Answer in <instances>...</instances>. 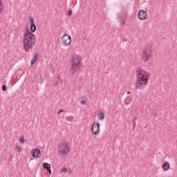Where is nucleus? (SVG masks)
<instances>
[{"label": "nucleus", "instance_id": "obj_28", "mask_svg": "<svg viewBox=\"0 0 177 177\" xmlns=\"http://www.w3.org/2000/svg\"><path fill=\"white\" fill-rule=\"evenodd\" d=\"M1 9H2V8L0 7V10H1Z\"/></svg>", "mask_w": 177, "mask_h": 177}, {"label": "nucleus", "instance_id": "obj_1", "mask_svg": "<svg viewBox=\"0 0 177 177\" xmlns=\"http://www.w3.org/2000/svg\"><path fill=\"white\" fill-rule=\"evenodd\" d=\"M136 73V89H145V86L149 84V80H150V73L142 68H137Z\"/></svg>", "mask_w": 177, "mask_h": 177}, {"label": "nucleus", "instance_id": "obj_12", "mask_svg": "<svg viewBox=\"0 0 177 177\" xmlns=\"http://www.w3.org/2000/svg\"><path fill=\"white\" fill-rule=\"evenodd\" d=\"M162 168L163 171H168V169H169V168H170L169 163L168 162H163V164L162 165Z\"/></svg>", "mask_w": 177, "mask_h": 177}, {"label": "nucleus", "instance_id": "obj_7", "mask_svg": "<svg viewBox=\"0 0 177 177\" xmlns=\"http://www.w3.org/2000/svg\"><path fill=\"white\" fill-rule=\"evenodd\" d=\"M62 44L65 45V46H67V45H70L71 44V36L64 34L62 37Z\"/></svg>", "mask_w": 177, "mask_h": 177}, {"label": "nucleus", "instance_id": "obj_23", "mask_svg": "<svg viewBox=\"0 0 177 177\" xmlns=\"http://www.w3.org/2000/svg\"><path fill=\"white\" fill-rule=\"evenodd\" d=\"M59 84H60V80H57L55 82V86H57V85H59Z\"/></svg>", "mask_w": 177, "mask_h": 177}, {"label": "nucleus", "instance_id": "obj_27", "mask_svg": "<svg viewBox=\"0 0 177 177\" xmlns=\"http://www.w3.org/2000/svg\"><path fill=\"white\" fill-rule=\"evenodd\" d=\"M127 95H131V91H128Z\"/></svg>", "mask_w": 177, "mask_h": 177}, {"label": "nucleus", "instance_id": "obj_9", "mask_svg": "<svg viewBox=\"0 0 177 177\" xmlns=\"http://www.w3.org/2000/svg\"><path fill=\"white\" fill-rule=\"evenodd\" d=\"M138 17L140 20H146L147 19V12L140 10L138 13Z\"/></svg>", "mask_w": 177, "mask_h": 177}, {"label": "nucleus", "instance_id": "obj_22", "mask_svg": "<svg viewBox=\"0 0 177 177\" xmlns=\"http://www.w3.org/2000/svg\"><path fill=\"white\" fill-rule=\"evenodd\" d=\"M67 15L68 16H71V15H73V11H71V10H68Z\"/></svg>", "mask_w": 177, "mask_h": 177}, {"label": "nucleus", "instance_id": "obj_18", "mask_svg": "<svg viewBox=\"0 0 177 177\" xmlns=\"http://www.w3.org/2000/svg\"><path fill=\"white\" fill-rule=\"evenodd\" d=\"M15 149L17 150V151H20V150H21V147H20V146L19 145H16L15 146Z\"/></svg>", "mask_w": 177, "mask_h": 177}, {"label": "nucleus", "instance_id": "obj_14", "mask_svg": "<svg viewBox=\"0 0 177 177\" xmlns=\"http://www.w3.org/2000/svg\"><path fill=\"white\" fill-rule=\"evenodd\" d=\"M43 168H44V169H49L50 168V165L48 162H44L43 163Z\"/></svg>", "mask_w": 177, "mask_h": 177}, {"label": "nucleus", "instance_id": "obj_11", "mask_svg": "<svg viewBox=\"0 0 177 177\" xmlns=\"http://www.w3.org/2000/svg\"><path fill=\"white\" fill-rule=\"evenodd\" d=\"M120 24L124 26L127 23V14H124L122 16H120Z\"/></svg>", "mask_w": 177, "mask_h": 177}, {"label": "nucleus", "instance_id": "obj_4", "mask_svg": "<svg viewBox=\"0 0 177 177\" xmlns=\"http://www.w3.org/2000/svg\"><path fill=\"white\" fill-rule=\"evenodd\" d=\"M153 55V51L151 50V47H146L143 50L141 55V59L142 62H147L150 59Z\"/></svg>", "mask_w": 177, "mask_h": 177}, {"label": "nucleus", "instance_id": "obj_21", "mask_svg": "<svg viewBox=\"0 0 177 177\" xmlns=\"http://www.w3.org/2000/svg\"><path fill=\"white\" fill-rule=\"evenodd\" d=\"M62 172H64V174H67V168L64 167L62 169Z\"/></svg>", "mask_w": 177, "mask_h": 177}, {"label": "nucleus", "instance_id": "obj_26", "mask_svg": "<svg viewBox=\"0 0 177 177\" xmlns=\"http://www.w3.org/2000/svg\"><path fill=\"white\" fill-rule=\"evenodd\" d=\"M0 8H2V2H1V0H0Z\"/></svg>", "mask_w": 177, "mask_h": 177}, {"label": "nucleus", "instance_id": "obj_8", "mask_svg": "<svg viewBox=\"0 0 177 177\" xmlns=\"http://www.w3.org/2000/svg\"><path fill=\"white\" fill-rule=\"evenodd\" d=\"M31 155L33 158H39V157H41V149L34 148L31 151Z\"/></svg>", "mask_w": 177, "mask_h": 177}, {"label": "nucleus", "instance_id": "obj_2", "mask_svg": "<svg viewBox=\"0 0 177 177\" xmlns=\"http://www.w3.org/2000/svg\"><path fill=\"white\" fill-rule=\"evenodd\" d=\"M24 48L26 52H28L30 49H32L34 45H35V35L32 34L30 30L26 29L24 35L23 40Z\"/></svg>", "mask_w": 177, "mask_h": 177}, {"label": "nucleus", "instance_id": "obj_17", "mask_svg": "<svg viewBox=\"0 0 177 177\" xmlns=\"http://www.w3.org/2000/svg\"><path fill=\"white\" fill-rule=\"evenodd\" d=\"M80 103L81 104H86V98H82Z\"/></svg>", "mask_w": 177, "mask_h": 177}, {"label": "nucleus", "instance_id": "obj_10", "mask_svg": "<svg viewBox=\"0 0 177 177\" xmlns=\"http://www.w3.org/2000/svg\"><path fill=\"white\" fill-rule=\"evenodd\" d=\"M29 20L30 21V32H35L37 31V26L34 24V18L30 17Z\"/></svg>", "mask_w": 177, "mask_h": 177}, {"label": "nucleus", "instance_id": "obj_6", "mask_svg": "<svg viewBox=\"0 0 177 177\" xmlns=\"http://www.w3.org/2000/svg\"><path fill=\"white\" fill-rule=\"evenodd\" d=\"M68 144H67L66 142H62L59 146V151L61 156H64V154L68 153Z\"/></svg>", "mask_w": 177, "mask_h": 177}, {"label": "nucleus", "instance_id": "obj_13", "mask_svg": "<svg viewBox=\"0 0 177 177\" xmlns=\"http://www.w3.org/2000/svg\"><path fill=\"white\" fill-rule=\"evenodd\" d=\"M38 59V54H36L33 55L32 59L31 60L30 64L32 66V64H35L37 59Z\"/></svg>", "mask_w": 177, "mask_h": 177}, {"label": "nucleus", "instance_id": "obj_15", "mask_svg": "<svg viewBox=\"0 0 177 177\" xmlns=\"http://www.w3.org/2000/svg\"><path fill=\"white\" fill-rule=\"evenodd\" d=\"M19 142H20L21 145H24V143L26 142V139H24V136H21L19 138Z\"/></svg>", "mask_w": 177, "mask_h": 177}, {"label": "nucleus", "instance_id": "obj_5", "mask_svg": "<svg viewBox=\"0 0 177 177\" xmlns=\"http://www.w3.org/2000/svg\"><path fill=\"white\" fill-rule=\"evenodd\" d=\"M91 132H93V135L97 136L100 133V123L94 121L91 126Z\"/></svg>", "mask_w": 177, "mask_h": 177}, {"label": "nucleus", "instance_id": "obj_16", "mask_svg": "<svg viewBox=\"0 0 177 177\" xmlns=\"http://www.w3.org/2000/svg\"><path fill=\"white\" fill-rule=\"evenodd\" d=\"M99 120H104V113H100L98 116Z\"/></svg>", "mask_w": 177, "mask_h": 177}, {"label": "nucleus", "instance_id": "obj_3", "mask_svg": "<svg viewBox=\"0 0 177 177\" xmlns=\"http://www.w3.org/2000/svg\"><path fill=\"white\" fill-rule=\"evenodd\" d=\"M72 65L70 68L71 75H75V74L81 68V62H82V58L81 56L77 55H73L72 56Z\"/></svg>", "mask_w": 177, "mask_h": 177}, {"label": "nucleus", "instance_id": "obj_25", "mask_svg": "<svg viewBox=\"0 0 177 177\" xmlns=\"http://www.w3.org/2000/svg\"><path fill=\"white\" fill-rule=\"evenodd\" d=\"M47 171L49 174H52V170L50 169V168L47 169Z\"/></svg>", "mask_w": 177, "mask_h": 177}, {"label": "nucleus", "instance_id": "obj_19", "mask_svg": "<svg viewBox=\"0 0 177 177\" xmlns=\"http://www.w3.org/2000/svg\"><path fill=\"white\" fill-rule=\"evenodd\" d=\"M3 92H6V85L3 84L1 88Z\"/></svg>", "mask_w": 177, "mask_h": 177}, {"label": "nucleus", "instance_id": "obj_24", "mask_svg": "<svg viewBox=\"0 0 177 177\" xmlns=\"http://www.w3.org/2000/svg\"><path fill=\"white\" fill-rule=\"evenodd\" d=\"M63 111H64V110L63 109H61L58 111V114H60V113H63Z\"/></svg>", "mask_w": 177, "mask_h": 177}, {"label": "nucleus", "instance_id": "obj_20", "mask_svg": "<svg viewBox=\"0 0 177 177\" xmlns=\"http://www.w3.org/2000/svg\"><path fill=\"white\" fill-rule=\"evenodd\" d=\"M43 83H44V78H42V76H40L39 84H43Z\"/></svg>", "mask_w": 177, "mask_h": 177}]
</instances>
